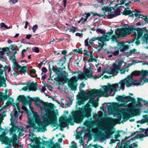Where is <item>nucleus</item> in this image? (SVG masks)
<instances>
[{
    "instance_id": "nucleus-17",
    "label": "nucleus",
    "mask_w": 148,
    "mask_h": 148,
    "mask_svg": "<svg viewBox=\"0 0 148 148\" xmlns=\"http://www.w3.org/2000/svg\"><path fill=\"white\" fill-rule=\"evenodd\" d=\"M129 9L130 8L129 7L125 8L124 11L122 12V14L125 15H129L130 17H133L134 14L132 13L134 12V11L127 10Z\"/></svg>"
},
{
    "instance_id": "nucleus-31",
    "label": "nucleus",
    "mask_w": 148,
    "mask_h": 148,
    "mask_svg": "<svg viewBox=\"0 0 148 148\" xmlns=\"http://www.w3.org/2000/svg\"><path fill=\"white\" fill-rule=\"evenodd\" d=\"M12 143L13 144V146L15 147V146L16 145L18 147H20V145L18 144V141H17V138L16 137L15 138H14L12 141Z\"/></svg>"
},
{
    "instance_id": "nucleus-33",
    "label": "nucleus",
    "mask_w": 148,
    "mask_h": 148,
    "mask_svg": "<svg viewBox=\"0 0 148 148\" xmlns=\"http://www.w3.org/2000/svg\"><path fill=\"white\" fill-rule=\"evenodd\" d=\"M132 140H130V139L127 141L126 142L124 143V145L123 146V148H129V144Z\"/></svg>"
},
{
    "instance_id": "nucleus-27",
    "label": "nucleus",
    "mask_w": 148,
    "mask_h": 148,
    "mask_svg": "<svg viewBox=\"0 0 148 148\" xmlns=\"http://www.w3.org/2000/svg\"><path fill=\"white\" fill-rule=\"evenodd\" d=\"M14 100L13 98L10 97L9 100L7 101L5 105V107H7L10 105L13 104Z\"/></svg>"
},
{
    "instance_id": "nucleus-5",
    "label": "nucleus",
    "mask_w": 148,
    "mask_h": 148,
    "mask_svg": "<svg viewBox=\"0 0 148 148\" xmlns=\"http://www.w3.org/2000/svg\"><path fill=\"white\" fill-rule=\"evenodd\" d=\"M33 117L32 119H29L28 123L30 127L34 128H36V124H37L38 126V129L42 130V132L45 131V127L43 125L41 119H40L39 116L37 113L34 112H33Z\"/></svg>"
},
{
    "instance_id": "nucleus-40",
    "label": "nucleus",
    "mask_w": 148,
    "mask_h": 148,
    "mask_svg": "<svg viewBox=\"0 0 148 148\" xmlns=\"http://www.w3.org/2000/svg\"><path fill=\"white\" fill-rule=\"evenodd\" d=\"M1 67H3V66L1 64H0V76H1L3 74V72L4 71H5L7 70L8 68H3L4 69L3 70H2L1 68Z\"/></svg>"
},
{
    "instance_id": "nucleus-44",
    "label": "nucleus",
    "mask_w": 148,
    "mask_h": 148,
    "mask_svg": "<svg viewBox=\"0 0 148 148\" xmlns=\"http://www.w3.org/2000/svg\"><path fill=\"white\" fill-rule=\"evenodd\" d=\"M116 17L113 12L110 13H108V15L107 16V18L108 19H111L114 17Z\"/></svg>"
},
{
    "instance_id": "nucleus-30",
    "label": "nucleus",
    "mask_w": 148,
    "mask_h": 148,
    "mask_svg": "<svg viewBox=\"0 0 148 148\" xmlns=\"http://www.w3.org/2000/svg\"><path fill=\"white\" fill-rule=\"evenodd\" d=\"M120 84V90H124V89L125 85V82L124 79L120 81L119 83Z\"/></svg>"
},
{
    "instance_id": "nucleus-4",
    "label": "nucleus",
    "mask_w": 148,
    "mask_h": 148,
    "mask_svg": "<svg viewBox=\"0 0 148 148\" xmlns=\"http://www.w3.org/2000/svg\"><path fill=\"white\" fill-rule=\"evenodd\" d=\"M127 112H124L122 114H120L117 117V118L115 119L111 117H109L108 119V122L109 124L115 125V121L117 122L119 124H120L121 123H123L127 121L132 116H131L132 112L130 110H127Z\"/></svg>"
},
{
    "instance_id": "nucleus-56",
    "label": "nucleus",
    "mask_w": 148,
    "mask_h": 148,
    "mask_svg": "<svg viewBox=\"0 0 148 148\" xmlns=\"http://www.w3.org/2000/svg\"><path fill=\"white\" fill-rule=\"evenodd\" d=\"M130 100V101L131 102L132 104L134 105L136 104V101L135 98L132 97Z\"/></svg>"
},
{
    "instance_id": "nucleus-60",
    "label": "nucleus",
    "mask_w": 148,
    "mask_h": 148,
    "mask_svg": "<svg viewBox=\"0 0 148 148\" xmlns=\"http://www.w3.org/2000/svg\"><path fill=\"white\" fill-rule=\"evenodd\" d=\"M92 76L91 78H94V79H97L98 78H99L102 75H101V74L99 76L97 75H96L95 76H94L93 75H92Z\"/></svg>"
},
{
    "instance_id": "nucleus-7",
    "label": "nucleus",
    "mask_w": 148,
    "mask_h": 148,
    "mask_svg": "<svg viewBox=\"0 0 148 148\" xmlns=\"http://www.w3.org/2000/svg\"><path fill=\"white\" fill-rule=\"evenodd\" d=\"M54 137H53L52 139H50V140L49 141H48L42 140V143L40 141V140H41V138L40 136L38 137H33L31 140L32 142L34 141L35 144L37 145H40L43 144L46 146L48 147L49 148H51L53 145V143L54 142L52 141V140L54 139Z\"/></svg>"
},
{
    "instance_id": "nucleus-45",
    "label": "nucleus",
    "mask_w": 148,
    "mask_h": 148,
    "mask_svg": "<svg viewBox=\"0 0 148 148\" xmlns=\"http://www.w3.org/2000/svg\"><path fill=\"white\" fill-rule=\"evenodd\" d=\"M132 62H133L132 63H130L128 64V66L127 67L126 69H127L126 70V71L127 72H128V71L129 70V69L128 68L130 66H132L133 63L136 64V63L137 62L135 60H133L132 61Z\"/></svg>"
},
{
    "instance_id": "nucleus-3",
    "label": "nucleus",
    "mask_w": 148,
    "mask_h": 148,
    "mask_svg": "<svg viewBox=\"0 0 148 148\" xmlns=\"http://www.w3.org/2000/svg\"><path fill=\"white\" fill-rule=\"evenodd\" d=\"M72 116L70 115L67 119L71 125H73L74 123H80L85 118H89L91 116L90 108L87 107L84 108H79L78 110L73 112Z\"/></svg>"
},
{
    "instance_id": "nucleus-11",
    "label": "nucleus",
    "mask_w": 148,
    "mask_h": 148,
    "mask_svg": "<svg viewBox=\"0 0 148 148\" xmlns=\"http://www.w3.org/2000/svg\"><path fill=\"white\" fill-rule=\"evenodd\" d=\"M68 81L70 82V83L68 84L69 86L71 88V90L73 91H75L77 88L76 86L74 84H75L77 82L78 79L75 76L72 77L70 80H69V79H67Z\"/></svg>"
},
{
    "instance_id": "nucleus-53",
    "label": "nucleus",
    "mask_w": 148,
    "mask_h": 148,
    "mask_svg": "<svg viewBox=\"0 0 148 148\" xmlns=\"http://www.w3.org/2000/svg\"><path fill=\"white\" fill-rule=\"evenodd\" d=\"M66 116L62 117L60 118V123H62L63 122H64L66 121Z\"/></svg>"
},
{
    "instance_id": "nucleus-21",
    "label": "nucleus",
    "mask_w": 148,
    "mask_h": 148,
    "mask_svg": "<svg viewBox=\"0 0 148 148\" xmlns=\"http://www.w3.org/2000/svg\"><path fill=\"white\" fill-rule=\"evenodd\" d=\"M3 140L5 144H7L8 143H10L12 142V140H10L8 137L4 136H0V141H2Z\"/></svg>"
},
{
    "instance_id": "nucleus-9",
    "label": "nucleus",
    "mask_w": 148,
    "mask_h": 148,
    "mask_svg": "<svg viewBox=\"0 0 148 148\" xmlns=\"http://www.w3.org/2000/svg\"><path fill=\"white\" fill-rule=\"evenodd\" d=\"M123 61L122 60H119L118 63V65H117L115 63H114L112 66V68H110L111 70L110 71L109 73V74L112 75V76L114 75V73L116 72V73H118V71L120 69L121 67Z\"/></svg>"
},
{
    "instance_id": "nucleus-43",
    "label": "nucleus",
    "mask_w": 148,
    "mask_h": 148,
    "mask_svg": "<svg viewBox=\"0 0 148 148\" xmlns=\"http://www.w3.org/2000/svg\"><path fill=\"white\" fill-rule=\"evenodd\" d=\"M131 83H132V85L133 84V85L137 86H138L140 84V83L137 80H132Z\"/></svg>"
},
{
    "instance_id": "nucleus-51",
    "label": "nucleus",
    "mask_w": 148,
    "mask_h": 148,
    "mask_svg": "<svg viewBox=\"0 0 148 148\" xmlns=\"http://www.w3.org/2000/svg\"><path fill=\"white\" fill-rule=\"evenodd\" d=\"M118 38V36L117 35H113L112 36L111 38L112 41H114L116 40V38Z\"/></svg>"
},
{
    "instance_id": "nucleus-64",
    "label": "nucleus",
    "mask_w": 148,
    "mask_h": 148,
    "mask_svg": "<svg viewBox=\"0 0 148 148\" xmlns=\"http://www.w3.org/2000/svg\"><path fill=\"white\" fill-rule=\"evenodd\" d=\"M2 51L5 53L8 50H9V47H6L5 48H2Z\"/></svg>"
},
{
    "instance_id": "nucleus-12",
    "label": "nucleus",
    "mask_w": 148,
    "mask_h": 148,
    "mask_svg": "<svg viewBox=\"0 0 148 148\" xmlns=\"http://www.w3.org/2000/svg\"><path fill=\"white\" fill-rule=\"evenodd\" d=\"M118 45L119 47V49L123 53H124L125 51L129 49V46L127 45H125L123 42H118Z\"/></svg>"
},
{
    "instance_id": "nucleus-23",
    "label": "nucleus",
    "mask_w": 148,
    "mask_h": 148,
    "mask_svg": "<svg viewBox=\"0 0 148 148\" xmlns=\"http://www.w3.org/2000/svg\"><path fill=\"white\" fill-rule=\"evenodd\" d=\"M17 130H18V132L20 130H21V132L22 131V130H20L19 128L17 127L16 126H14V127H12L10 129V133L11 134H13L14 132H15Z\"/></svg>"
},
{
    "instance_id": "nucleus-54",
    "label": "nucleus",
    "mask_w": 148,
    "mask_h": 148,
    "mask_svg": "<svg viewBox=\"0 0 148 148\" xmlns=\"http://www.w3.org/2000/svg\"><path fill=\"white\" fill-rule=\"evenodd\" d=\"M14 62H15V61ZM13 63H14V68L17 69H19L21 66L19 65L17 62L16 63L14 62Z\"/></svg>"
},
{
    "instance_id": "nucleus-36",
    "label": "nucleus",
    "mask_w": 148,
    "mask_h": 148,
    "mask_svg": "<svg viewBox=\"0 0 148 148\" xmlns=\"http://www.w3.org/2000/svg\"><path fill=\"white\" fill-rule=\"evenodd\" d=\"M63 59H64V61L63 62H62L61 64L60 65V66L62 67V66H63V65L64 64V63H65V62L66 61V58L65 56H64L63 58H62L61 59H60L59 61V62L58 63H57L58 64H60L61 62H62L63 60Z\"/></svg>"
},
{
    "instance_id": "nucleus-46",
    "label": "nucleus",
    "mask_w": 148,
    "mask_h": 148,
    "mask_svg": "<svg viewBox=\"0 0 148 148\" xmlns=\"http://www.w3.org/2000/svg\"><path fill=\"white\" fill-rule=\"evenodd\" d=\"M90 13H91L90 12L87 13L86 12H85L84 13L86 15V16H85L86 18H85V20L84 21V22L86 21H87V19L90 16Z\"/></svg>"
},
{
    "instance_id": "nucleus-57",
    "label": "nucleus",
    "mask_w": 148,
    "mask_h": 148,
    "mask_svg": "<svg viewBox=\"0 0 148 148\" xmlns=\"http://www.w3.org/2000/svg\"><path fill=\"white\" fill-rule=\"evenodd\" d=\"M127 0H121V3H117L115 5H117V7L119 6V5H122L125 4V3L127 1Z\"/></svg>"
},
{
    "instance_id": "nucleus-38",
    "label": "nucleus",
    "mask_w": 148,
    "mask_h": 148,
    "mask_svg": "<svg viewBox=\"0 0 148 148\" xmlns=\"http://www.w3.org/2000/svg\"><path fill=\"white\" fill-rule=\"evenodd\" d=\"M124 97V95L122 96L117 95V97L116 98V99L117 101L123 102V100L122 99Z\"/></svg>"
},
{
    "instance_id": "nucleus-1",
    "label": "nucleus",
    "mask_w": 148,
    "mask_h": 148,
    "mask_svg": "<svg viewBox=\"0 0 148 148\" xmlns=\"http://www.w3.org/2000/svg\"><path fill=\"white\" fill-rule=\"evenodd\" d=\"M29 100H28L24 95H19L17 98V100L21 101L24 105H28L30 108H32L31 106V102L34 101L35 104L41 108L40 105L37 103L39 101L41 104L45 108L46 112H49L44 114L42 117L43 120L49 124H52L54 126H55L57 124V117L56 112L54 111V109L56 108L55 105L51 103H45L43 100H41L38 97H34L33 98L29 96H27Z\"/></svg>"
},
{
    "instance_id": "nucleus-29",
    "label": "nucleus",
    "mask_w": 148,
    "mask_h": 148,
    "mask_svg": "<svg viewBox=\"0 0 148 148\" xmlns=\"http://www.w3.org/2000/svg\"><path fill=\"white\" fill-rule=\"evenodd\" d=\"M145 136V135L143 134H138L136 136L130 139V140L132 141L135 140L136 139L141 138Z\"/></svg>"
},
{
    "instance_id": "nucleus-58",
    "label": "nucleus",
    "mask_w": 148,
    "mask_h": 148,
    "mask_svg": "<svg viewBox=\"0 0 148 148\" xmlns=\"http://www.w3.org/2000/svg\"><path fill=\"white\" fill-rule=\"evenodd\" d=\"M42 73L41 74V75H42L43 74V73H46L47 71V70L45 67H43L42 69Z\"/></svg>"
},
{
    "instance_id": "nucleus-55",
    "label": "nucleus",
    "mask_w": 148,
    "mask_h": 148,
    "mask_svg": "<svg viewBox=\"0 0 148 148\" xmlns=\"http://www.w3.org/2000/svg\"><path fill=\"white\" fill-rule=\"evenodd\" d=\"M143 38H146L147 40H148V34L147 31V32H146V33H144V35L142 37Z\"/></svg>"
},
{
    "instance_id": "nucleus-8",
    "label": "nucleus",
    "mask_w": 148,
    "mask_h": 148,
    "mask_svg": "<svg viewBox=\"0 0 148 148\" xmlns=\"http://www.w3.org/2000/svg\"><path fill=\"white\" fill-rule=\"evenodd\" d=\"M136 28L134 27L133 25L129 26L127 27H123L121 28H118L117 30L119 32L122 33L123 37H125L127 35L130 34L133 31L136 32Z\"/></svg>"
},
{
    "instance_id": "nucleus-50",
    "label": "nucleus",
    "mask_w": 148,
    "mask_h": 148,
    "mask_svg": "<svg viewBox=\"0 0 148 148\" xmlns=\"http://www.w3.org/2000/svg\"><path fill=\"white\" fill-rule=\"evenodd\" d=\"M32 50L33 51L36 53H39L40 51L38 47H34L32 48Z\"/></svg>"
},
{
    "instance_id": "nucleus-14",
    "label": "nucleus",
    "mask_w": 148,
    "mask_h": 148,
    "mask_svg": "<svg viewBox=\"0 0 148 148\" xmlns=\"http://www.w3.org/2000/svg\"><path fill=\"white\" fill-rule=\"evenodd\" d=\"M136 31L137 32V37L140 38L142 37L144 34L146 32H147V29L146 27L143 28H136Z\"/></svg>"
},
{
    "instance_id": "nucleus-49",
    "label": "nucleus",
    "mask_w": 148,
    "mask_h": 148,
    "mask_svg": "<svg viewBox=\"0 0 148 148\" xmlns=\"http://www.w3.org/2000/svg\"><path fill=\"white\" fill-rule=\"evenodd\" d=\"M0 25L1 27H4L7 29H9L10 28L9 27H8L6 25H5L3 23H1L0 24Z\"/></svg>"
},
{
    "instance_id": "nucleus-37",
    "label": "nucleus",
    "mask_w": 148,
    "mask_h": 148,
    "mask_svg": "<svg viewBox=\"0 0 148 148\" xmlns=\"http://www.w3.org/2000/svg\"><path fill=\"white\" fill-rule=\"evenodd\" d=\"M140 74V71H135L132 72L131 75L133 76H138Z\"/></svg>"
},
{
    "instance_id": "nucleus-42",
    "label": "nucleus",
    "mask_w": 148,
    "mask_h": 148,
    "mask_svg": "<svg viewBox=\"0 0 148 148\" xmlns=\"http://www.w3.org/2000/svg\"><path fill=\"white\" fill-rule=\"evenodd\" d=\"M125 80V84L127 87H130L132 86V83H131V82L128 80L126 79Z\"/></svg>"
},
{
    "instance_id": "nucleus-18",
    "label": "nucleus",
    "mask_w": 148,
    "mask_h": 148,
    "mask_svg": "<svg viewBox=\"0 0 148 148\" xmlns=\"http://www.w3.org/2000/svg\"><path fill=\"white\" fill-rule=\"evenodd\" d=\"M133 36L134 39L131 40V42H130L131 43H133L134 42L135 40H136V41L135 42L136 45L137 46L139 45L140 43L139 40V39L140 38L137 37V33L136 32H135L133 34Z\"/></svg>"
},
{
    "instance_id": "nucleus-22",
    "label": "nucleus",
    "mask_w": 148,
    "mask_h": 148,
    "mask_svg": "<svg viewBox=\"0 0 148 148\" xmlns=\"http://www.w3.org/2000/svg\"><path fill=\"white\" fill-rule=\"evenodd\" d=\"M10 96L8 95H4L2 92H0V103L2 101L6 100L7 98H9Z\"/></svg>"
},
{
    "instance_id": "nucleus-19",
    "label": "nucleus",
    "mask_w": 148,
    "mask_h": 148,
    "mask_svg": "<svg viewBox=\"0 0 148 148\" xmlns=\"http://www.w3.org/2000/svg\"><path fill=\"white\" fill-rule=\"evenodd\" d=\"M117 5H115L114 6H111L110 7L104 6L102 8V10L103 11H104V12H111L112 9L114 10L117 7Z\"/></svg>"
},
{
    "instance_id": "nucleus-15",
    "label": "nucleus",
    "mask_w": 148,
    "mask_h": 148,
    "mask_svg": "<svg viewBox=\"0 0 148 148\" xmlns=\"http://www.w3.org/2000/svg\"><path fill=\"white\" fill-rule=\"evenodd\" d=\"M78 75L77 78V79L81 80H82L83 79L86 80L88 78H90L92 76V73H91L90 74L87 75L86 77L85 76V75L83 73L79 74Z\"/></svg>"
},
{
    "instance_id": "nucleus-13",
    "label": "nucleus",
    "mask_w": 148,
    "mask_h": 148,
    "mask_svg": "<svg viewBox=\"0 0 148 148\" xmlns=\"http://www.w3.org/2000/svg\"><path fill=\"white\" fill-rule=\"evenodd\" d=\"M109 37H108L107 35L103 34L101 37H94L92 38L91 39L92 40V41L93 42L96 40H97L100 42H106L109 41Z\"/></svg>"
},
{
    "instance_id": "nucleus-28",
    "label": "nucleus",
    "mask_w": 148,
    "mask_h": 148,
    "mask_svg": "<svg viewBox=\"0 0 148 148\" xmlns=\"http://www.w3.org/2000/svg\"><path fill=\"white\" fill-rule=\"evenodd\" d=\"M137 50L136 49H134L130 51L129 52L126 53V57H128L129 56L132 55L133 54L137 52Z\"/></svg>"
},
{
    "instance_id": "nucleus-61",
    "label": "nucleus",
    "mask_w": 148,
    "mask_h": 148,
    "mask_svg": "<svg viewBox=\"0 0 148 148\" xmlns=\"http://www.w3.org/2000/svg\"><path fill=\"white\" fill-rule=\"evenodd\" d=\"M93 100H92V103H92L93 105L95 107H96L98 106V103L96 101H94L93 103Z\"/></svg>"
},
{
    "instance_id": "nucleus-6",
    "label": "nucleus",
    "mask_w": 148,
    "mask_h": 148,
    "mask_svg": "<svg viewBox=\"0 0 148 148\" xmlns=\"http://www.w3.org/2000/svg\"><path fill=\"white\" fill-rule=\"evenodd\" d=\"M65 69V66L62 68L57 67L55 68L53 66L52 70L53 71L57 74V78L59 82H62L64 80V78L68 77V73L66 71L62 70Z\"/></svg>"
},
{
    "instance_id": "nucleus-59",
    "label": "nucleus",
    "mask_w": 148,
    "mask_h": 148,
    "mask_svg": "<svg viewBox=\"0 0 148 148\" xmlns=\"http://www.w3.org/2000/svg\"><path fill=\"white\" fill-rule=\"evenodd\" d=\"M142 16L143 17H141V18H142L145 22L148 21V18L146 16L143 15Z\"/></svg>"
},
{
    "instance_id": "nucleus-10",
    "label": "nucleus",
    "mask_w": 148,
    "mask_h": 148,
    "mask_svg": "<svg viewBox=\"0 0 148 148\" xmlns=\"http://www.w3.org/2000/svg\"><path fill=\"white\" fill-rule=\"evenodd\" d=\"M108 132L107 134L99 133L96 135V137L98 138H101L102 140H105L106 138H111L112 135L114 132L111 129H109Z\"/></svg>"
},
{
    "instance_id": "nucleus-35",
    "label": "nucleus",
    "mask_w": 148,
    "mask_h": 148,
    "mask_svg": "<svg viewBox=\"0 0 148 148\" xmlns=\"http://www.w3.org/2000/svg\"><path fill=\"white\" fill-rule=\"evenodd\" d=\"M91 69L90 67H89L88 68L86 69L84 71V74L85 75V76L86 77V75H88L87 74H90L91 73H92V71H90L89 70Z\"/></svg>"
},
{
    "instance_id": "nucleus-16",
    "label": "nucleus",
    "mask_w": 148,
    "mask_h": 148,
    "mask_svg": "<svg viewBox=\"0 0 148 148\" xmlns=\"http://www.w3.org/2000/svg\"><path fill=\"white\" fill-rule=\"evenodd\" d=\"M31 81H29V83L27 84V86L28 88H32V90L35 91L37 89V84L34 83L33 82H30Z\"/></svg>"
},
{
    "instance_id": "nucleus-24",
    "label": "nucleus",
    "mask_w": 148,
    "mask_h": 148,
    "mask_svg": "<svg viewBox=\"0 0 148 148\" xmlns=\"http://www.w3.org/2000/svg\"><path fill=\"white\" fill-rule=\"evenodd\" d=\"M3 84L4 85V86L5 87L6 86V80L4 77L3 76H0V86H2Z\"/></svg>"
},
{
    "instance_id": "nucleus-34",
    "label": "nucleus",
    "mask_w": 148,
    "mask_h": 148,
    "mask_svg": "<svg viewBox=\"0 0 148 148\" xmlns=\"http://www.w3.org/2000/svg\"><path fill=\"white\" fill-rule=\"evenodd\" d=\"M124 99H125L126 100H123V102L127 103L130 101V99L132 97L130 96H125L124 95Z\"/></svg>"
},
{
    "instance_id": "nucleus-62",
    "label": "nucleus",
    "mask_w": 148,
    "mask_h": 148,
    "mask_svg": "<svg viewBox=\"0 0 148 148\" xmlns=\"http://www.w3.org/2000/svg\"><path fill=\"white\" fill-rule=\"evenodd\" d=\"M119 52L118 50H116L114 52H112V53L114 56H117L119 55Z\"/></svg>"
},
{
    "instance_id": "nucleus-2",
    "label": "nucleus",
    "mask_w": 148,
    "mask_h": 148,
    "mask_svg": "<svg viewBox=\"0 0 148 148\" xmlns=\"http://www.w3.org/2000/svg\"><path fill=\"white\" fill-rule=\"evenodd\" d=\"M118 85L117 84H109L107 86H103V88L104 91L101 90L92 89L88 93H86L84 90L80 91V92L77 95V98L79 99H82L84 97L86 99L91 98L89 101V102L91 103L93 99L96 96L100 97L101 96H106L108 97L109 96H113L115 94V92L113 90L116 91L117 89L116 86Z\"/></svg>"
},
{
    "instance_id": "nucleus-41",
    "label": "nucleus",
    "mask_w": 148,
    "mask_h": 148,
    "mask_svg": "<svg viewBox=\"0 0 148 148\" xmlns=\"http://www.w3.org/2000/svg\"><path fill=\"white\" fill-rule=\"evenodd\" d=\"M140 73L142 75V76L145 77L148 74V71L142 70L140 71Z\"/></svg>"
},
{
    "instance_id": "nucleus-20",
    "label": "nucleus",
    "mask_w": 148,
    "mask_h": 148,
    "mask_svg": "<svg viewBox=\"0 0 148 148\" xmlns=\"http://www.w3.org/2000/svg\"><path fill=\"white\" fill-rule=\"evenodd\" d=\"M13 111H14V117L15 118H18V116L21 112L20 107H17V108H13Z\"/></svg>"
},
{
    "instance_id": "nucleus-39",
    "label": "nucleus",
    "mask_w": 148,
    "mask_h": 148,
    "mask_svg": "<svg viewBox=\"0 0 148 148\" xmlns=\"http://www.w3.org/2000/svg\"><path fill=\"white\" fill-rule=\"evenodd\" d=\"M98 3L101 5H103L107 3L108 0H97Z\"/></svg>"
},
{
    "instance_id": "nucleus-63",
    "label": "nucleus",
    "mask_w": 148,
    "mask_h": 148,
    "mask_svg": "<svg viewBox=\"0 0 148 148\" xmlns=\"http://www.w3.org/2000/svg\"><path fill=\"white\" fill-rule=\"evenodd\" d=\"M89 38H88L87 39H86L84 41V44L85 46L86 47L88 45V40Z\"/></svg>"
},
{
    "instance_id": "nucleus-26",
    "label": "nucleus",
    "mask_w": 148,
    "mask_h": 148,
    "mask_svg": "<svg viewBox=\"0 0 148 148\" xmlns=\"http://www.w3.org/2000/svg\"><path fill=\"white\" fill-rule=\"evenodd\" d=\"M137 102L138 103V104H136V106H138L139 107H143V105L140 102V101H143L144 102H147V101H145V100L143 99L142 98H139V97H137Z\"/></svg>"
},
{
    "instance_id": "nucleus-32",
    "label": "nucleus",
    "mask_w": 148,
    "mask_h": 148,
    "mask_svg": "<svg viewBox=\"0 0 148 148\" xmlns=\"http://www.w3.org/2000/svg\"><path fill=\"white\" fill-rule=\"evenodd\" d=\"M121 10L119 8H116L114 11V14L116 17L121 14Z\"/></svg>"
},
{
    "instance_id": "nucleus-52",
    "label": "nucleus",
    "mask_w": 148,
    "mask_h": 148,
    "mask_svg": "<svg viewBox=\"0 0 148 148\" xmlns=\"http://www.w3.org/2000/svg\"><path fill=\"white\" fill-rule=\"evenodd\" d=\"M38 28V26L37 25H34L32 28V29L33 30V32L35 33L36 30Z\"/></svg>"
},
{
    "instance_id": "nucleus-25",
    "label": "nucleus",
    "mask_w": 148,
    "mask_h": 148,
    "mask_svg": "<svg viewBox=\"0 0 148 148\" xmlns=\"http://www.w3.org/2000/svg\"><path fill=\"white\" fill-rule=\"evenodd\" d=\"M19 69H20L19 72L21 73H23L24 74H25V73L27 72V66H21ZM27 73H28L27 72Z\"/></svg>"
},
{
    "instance_id": "nucleus-47",
    "label": "nucleus",
    "mask_w": 148,
    "mask_h": 148,
    "mask_svg": "<svg viewBox=\"0 0 148 148\" xmlns=\"http://www.w3.org/2000/svg\"><path fill=\"white\" fill-rule=\"evenodd\" d=\"M67 29H69V31L70 32L74 33L76 32V28L75 27L72 26L71 28L70 29L68 28Z\"/></svg>"
},
{
    "instance_id": "nucleus-48",
    "label": "nucleus",
    "mask_w": 148,
    "mask_h": 148,
    "mask_svg": "<svg viewBox=\"0 0 148 148\" xmlns=\"http://www.w3.org/2000/svg\"><path fill=\"white\" fill-rule=\"evenodd\" d=\"M96 32L98 33H100L101 34H105V32L103 29H101L98 28L96 29Z\"/></svg>"
}]
</instances>
